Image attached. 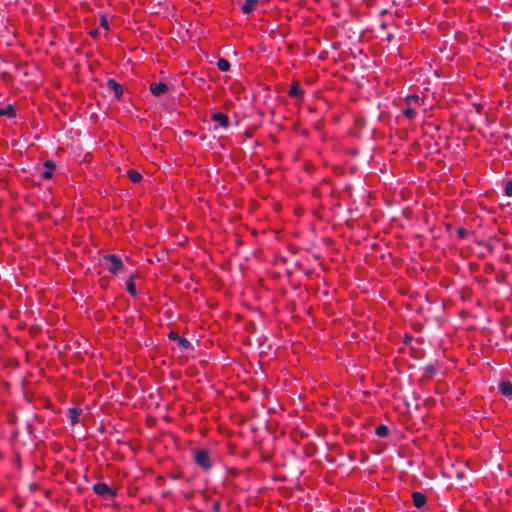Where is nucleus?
I'll return each instance as SVG.
<instances>
[{"label": "nucleus", "mask_w": 512, "mask_h": 512, "mask_svg": "<svg viewBox=\"0 0 512 512\" xmlns=\"http://www.w3.org/2000/svg\"><path fill=\"white\" fill-rule=\"evenodd\" d=\"M194 464L204 473L213 468V459L210 449L206 447L195 448L191 451Z\"/></svg>", "instance_id": "1"}, {"label": "nucleus", "mask_w": 512, "mask_h": 512, "mask_svg": "<svg viewBox=\"0 0 512 512\" xmlns=\"http://www.w3.org/2000/svg\"><path fill=\"white\" fill-rule=\"evenodd\" d=\"M404 103L403 115L408 120H413L417 115V108L424 103V97L421 98L418 94H410L405 97Z\"/></svg>", "instance_id": "2"}, {"label": "nucleus", "mask_w": 512, "mask_h": 512, "mask_svg": "<svg viewBox=\"0 0 512 512\" xmlns=\"http://www.w3.org/2000/svg\"><path fill=\"white\" fill-rule=\"evenodd\" d=\"M93 492L104 500H113L117 496V490L111 488L107 483L97 482L92 486Z\"/></svg>", "instance_id": "3"}, {"label": "nucleus", "mask_w": 512, "mask_h": 512, "mask_svg": "<svg viewBox=\"0 0 512 512\" xmlns=\"http://www.w3.org/2000/svg\"><path fill=\"white\" fill-rule=\"evenodd\" d=\"M102 259L109 263L107 269L114 276L118 275V273L124 269L122 259L116 254H104Z\"/></svg>", "instance_id": "4"}, {"label": "nucleus", "mask_w": 512, "mask_h": 512, "mask_svg": "<svg viewBox=\"0 0 512 512\" xmlns=\"http://www.w3.org/2000/svg\"><path fill=\"white\" fill-rule=\"evenodd\" d=\"M305 91L300 85V82L297 79H293L290 82L289 90L287 92V96L291 99L296 100L298 103L304 102Z\"/></svg>", "instance_id": "5"}, {"label": "nucleus", "mask_w": 512, "mask_h": 512, "mask_svg": "<svg viewBox=\"0 0 512 512\" xmlns=\"http://www.w3.org/2000/svg\"><path fill=\"white\" fill-rule=\"evenodd\" d=\"M106 86L110 92L114 93V97L116 100H118V101L122 100V97L124 94V89H123V86L119 82H117L113 78H110L107 80Z\"/></svg>", "instance_id": "6"}, {"label": "nucleus", "mask_w": 512, "mask_h": 512, "mask_svg": "<svg viewBox=\"0 0 512 512\" xmlns=\"http://www.w3.org/2000/svg\"><path fill=\"white\" fill-rule=\"evenodd\" d=\"M56 169V164L53 160H46L43 163V171H42V178L44 180H49L53 177L54 171Z\"/></svg>", "instance_id": "7"}, {"label": "nucleus", "mask_w": 512, "mask_h": 512, "mask_svg": "<svg viewBox=\"0 0 512 512\" xmlns=\"http://www.w3.org/2000/svg\"><path fill=\"white\" fill-rule=\"evenodd\" d=\"M412 503L417 509L423 508L427 503V497L420 491H414L411 495Z\"/></svg>", "instance_id": "8"}, {"label": "nucleus", "mask_w": 512, "mask_h": 512, "mask_svg": "<svg viewBox=\"0 0 512 512\" xmlns=\"http://www.w3.org/2000/svg\"><path fill=\"white\" fill-rule=\"evenodd\" d=\"M149 90L154 96L158 97L166 93L169 90V88L167 84L164 82H153L150 84Z\"/></svg>", "instance_id": "9"}, {"label": "nucleus", "mask_w": 512, "mask_h": 512, "mask_svg": "<svg viewBox=\"0 0 512 512\" xmlns=\"http://www.w3.org/2000/svg\"><path fill=\"white\" fill-rule=\"evenodd\" d=\"M212 122H217L221 127L227 129L230 126V120L227 114L216 112L211 116Z\"/></svg>", "instance_id": "10"}, {"label": "nucleus", "mask_w": 512, "mask_h": 512, "mask_svg": "<svg viewBox=\"0 0 512 512\" xmlns=\"http://www.w3.org/2000/svg\"><path fill=\"white\" fill-rule=\"evenodd\" d=\"M498 388H499V392L501 395H503L505 397H509V398L512 397V382L511 381L502 380L499 383Z\"/></svg>", "instance_id": "11"}, {"label": "nucleus", "mask_w": 512, "mask_h": 512, "mask_svg": "<svg viewBox=\"0 0 512 512\" xmlns=\"http://www.w3.org/2000/svg\"><path fill=\"white\" fill-rule=\"evenodd\" d=\"M138 276L137 275H134V274H131L128 279L126 280V291L128 292V294L131 296V297H136L137 296V290H136V285H135V282H134V279L137 278Z\"/></svg>", "instance_id": "12"}, {"label": "nucleus", "mask_w": 512, "mask_h": 512, "mask_svg": "<svg viewBox=\"0 0 512 512\" xmlns=\"http://www.w3.org/2000/svg\"><path fill=\"white\" fill-rule=\"evenodd\" d=\"M82 414V409L79 407H73L68 409V417L72 426L79 423V417Z\"/></svg>", "instance_id": "13"}, {"label": "nucleus", "mask_w": 512, "mask_h": 512, "mask_svg": "<svg viewBox=\"0 0 512 512\" xmlns=\"http://www.w3.org/2000/svg\"><path fill=\"white\" fill-rule=\"evenodd\" d=\"M259 5V0H245L244 4L241 6V11L243 14H250L257 6Z\"/></svg>", "instance_id": "14"}, {"label": "nucleus", "mask_w": 512, "mask_h": 512, "mask_svg": "<svg viewBox=\"0 0 512 512\" xmlns=\"http://www.w3.org/2000/svg\"><path fill=\"white\" fill-rule=\"evenodd\" d=\"M127 177L132 183H135V184L140 183L143 179L142 174L135 169H129L127 171Z\"/></svg>", "instance_id": "15"}, {"label": "nucleus", "mask_w": 512, "mask_h": 512, "mask_svg": "<svg viewBox=\"0 0 512 512\" xmlns=\"http://www.w3.org/2000/svg\"><path fill=\"white\" fill-rule=\"evenodd\" d=\"M17 115L16 110L13 105L8 104L5 108L0 109V117L7 116L9 118H15Z\"/></svg>", "instance_id": "16"}, {"label": "nucleus", "mask_w": 512, "mask_h": 512, "mask_svg": "<svg viewBox=\"0 0 512 512\" xmlns=\"http://www.w3.org/2000/svg\"><path fill=\"white\" fill-rule=\"evenodd\" d=\"M438 372V368L435 364H428L425 367L424 378L432 379L434 375Z\"/></svg>", "instance_id": "17"}, {"label": "nucleus", "mask_w": 512, "mask_h": 512, "mask_svg": "<svg viewBox=\"0 0 512 512\" xmlns=\"http://www.w3.org/2000/svg\"><path fill=\"white\" fill-rule=\"evenodd\" d=\"M216 65H217V68H218L220 71H222V72H227V71H229L230 66H231V65H230V62H229L227 59H225V58H219V59L217 60Z\"/></svg>", "instance_id": "18"}, {"label": "nucleus", "mask_w": 512, "mask_h": 512, "mask_svg": "<svg viewBox=\"0 0 512 512\" xmlns=\"http://www.w3.org/2000/svg\"><path fill=\"white\" fill-rule=\"evenodd\" d=\"M375 434L379 437L385 438L389 435V428L384 424H380L375 428Z\"/></svg>", "instance_id": "19"}, {"label": "nucleus", "mask_w": 512, "mask_h": 512, "mask_svg": "<svg viewBox=\"0 0 512 512\" xmlns=\"http://www.w3.org/2000/svg\"><path fill=\"white\" fill-rule=\"evenodd\" d=\"M460 297L463 301L471 300L472 290L469 287H463L460 291Z\"/></svg>", "instance_id": "20"}, {"label": "nucleus", "mask_w": 512, "mask_h": 512, "mask_svg": "<svg viewBox=\"0 0 512 512\" xmlns=\"http://www.w3.org/2000/svg\"><path fill=\"white\" fill-rule=\"evenodd\" d=\"M177 344L179 346V348L181 349H189L191 348V343L188 339H186L185 337H179L178 340H177Z\"/></svg>", "instance_id": "21"}, {"label": "nucleus", "mask_w": 512, "mask_h": 512, "mask_svg": "<svg viewBox=\"0 0 512 512\" xmlns=\"http://www.w3.org/2000/svg\"><path fill=\"white\" fill-rule=\"evenodd\" d=\"M0 79H1L4 83L8 84V83L12 82V80H13V76H12V74H11L10 72H8V71H3V72H1V73H0Z\"/></svg>", "instance_id": "22"}, {"label": "nucleus", "mask_w": 512, "mask_h": 512, "mask_svg": "<svg viewBox=\"0 0 512 512\" xmlns=\"http://www.w3.org/2000/svg\"><path fill=\"white\" fill-rule=\"evenodd\" d=\"M100 26L104 29V30H109L110 29V26H109V21H108V18L105 14H102L100 15Z\"/></svg>", "instance_id": "23"}, {"label": "nucleus", "mask_w": 512, "mask_h": 512, "mask_svg": "<svg viewBox=\"0 0 512 512\" xmlns=\"http://www.w3.org/2000/svg\"><path fill=\"white\" fill-rule=\"evenodd\" d=\"M100 288L103 290H106L109 287L110 284V278L107 276H103L98 281Z\"/></svg>", "instance_id": "24"}, {"label": "nucleus", "mask_w": 512, "mask_h": 512, "mask_svg": "<svg viewBox=\"0 0 512 512\" xmlns=\"http://www.w3.org/2000/svg\"><path fill=\"white\" fill-rule=\"evenodd\" d=\"M504 193L508 197H512V178L508 179L504 186Z\"/></svg>", "instance_id": "25"}, {"label": "nucleus", "mask_w": 512, "mask_h": 512, "mask_svg": "<svg viewBox=\"0 0 512 512\" xmlns=\"http://www.w3.org/2000/svg\"><path fill=\"white\" fill-rule=\"evenodd\" d=\"M468 230L464 227H459L456 229V235L459 239H465L468 235Z\"/></svg>", "instance_id": "26"}, {"label": "nucleus", "mask_w": 512, "mask_h": 512, "mask_svg": "<svg viewBox=\"0 0 512 512\" xmlns=\"http://www.w3.org/2000/svg\"><path fill=\"white\" fill-rule=\"evenodd\" d=\"M474 280L482 286H486L489 282V280L483 275H476Z\"/></svg>", "instance_id": "27"}, {"label": "nucleus", "mask_w": 512, "mask_h": 512, "mask_svg": "<svg viewBox=\"0 0 512 512\" xmlns=\"http://www.w3.org/2000/svg\"><path fill=\"white\" fill-rule=\"evenodd\" d=\"M260 457L263 462H269L272 459V453L262 450L260 453Z\"/></svg>", "instance_id": "28"}, {"label": "nucleus", "mask_w": 512, "mask_h": 512, "mask_svg": "<svg viewBox=\"0 0 512 512\" xmlns=\"http://www.w3.org/2000/svg\"><path fill=\"white\" fill-rule=\"evenodd\" d=\"M483 272H484L485 274H492V273H494V272H495V267H494V265H493V264H491V263H485V264H484V267H483Z\"/></svg>", "instance_id": "29"}, {"label": "nucleus", "mask_w": 512, "mask_h": 512, "mask_svg": "<svg viewBox=\"0 0 512 512\" xmlns=\"http://www.w3.org/2000/svg\"><path fill=\"white\" fill-rule=\"evenodd\" d=\"M506 273L502 270L498 271L495 275V281L498 283H502L505 281Z\"/></svg>", "instance_id": "30"}, {"label": "nucleus", "mask_w": 512, "mask_h": 512, "mask_svg": "<svg viewBox=\"0 0 512 512\" xmlns=\"http://www.w3.org/2000/svg\"><path fill=\"white\" fill-rule=\"evenodd\" d=\"M211 512H221V501L214 500L211 506Z\"/></svg>", "instance_id": "31"}, {"label": "nucleus", "mask_w": 512, "mask_h": 512, "mask_svg": "<svg viewBox=\"0 0 512 512\" xmlns=\"http://www.w3.org/2000/svg\"><path fill=\"white\" fill-rule=\"evenodd\" d=\"M167 337H168L169 340L177 341L180 336H179L178 332H176L174 330H171L168 333Z\"/></svg>", "instance_id": "32"}, {"label": "nucleus", "mask_w": 512, "mask_h": 512, "mask_svg": "<svg viewBox=\"0 0 512 512\" xmlns=\"http://www.w3.org/2000/svg\"><path fill=\"white\" fill-rule=\"evenodd\" d=\"M311 194L315 198H320L321 195H322L321 190H320V188L318 186H315V187L312 188Z\"/></svg>", "instance_id": "33"}, {"label": "nucleus", "mask_w": 512, "mask_h": 512, "mask_svg": "<svg viewBox=\"0 0 512 512\" xmlns=\"http://www.w3.org/2000/svg\"><path fill=\"white\" fill-rule=\"evenodd\" d=\"M413 340V336L411 334H407L405 333L404 337H403V342L405 345H410L411 342Z\"/></svg>", "instance_id": "34"}, {"label": "nucleus", "mask_w": 512, "mask_h": 512, "mask_svg": "<svg viewBox=\"0 0 512 512\" xmlns=\"http://www.w3.org/2000/svg\"><path fill=\"white\" fill-rule=\"evenodd\" d=\"M89 35L93 38V39H96L99 35V31L97 28L95 29H92L89 31Z\"/></svg>", "instance_id": "35"}, {"label": "nucleus", "mask_w": 512, "mask_h": 512, "mask_svg": "<svg viewBox=\"0 0 512 512\" xmlns=\"http://www.w3.org/2000/svg\"><path fill=\"white\" fill-rule=\"evenodd\" d=\"M300 134L304 137H309L310 133H309V130L308 129H302L300 131Z\"/></svg>", "instance_id": "36"}, {"label": "nucleus", "mask_w": 512, "mask_h": 512, "mask_svg": "<svg viewBox=\"0 0 512 512\" xmlns=\"http://www.w3.org/2000/svg\"><path fill=\"white\" fill-rule=\"evenodd\" d=\"M469 266H470V270L472 272H474V271H476V268L478 267V264L477 263H470Z\"/></svg>", "instance_id": "37"}, {"label": "nucleus", "mask_w": 512, "mask_h": 512, "mask_svg": "<svg viewBox=\"0 0 512 512\" xmlns=\"http://www.w3.org/2000/svg\"><path fill=\"white\" fill-rule=\"evenodd\" d=\"M393 37H394V36H393V34L389 33V34L387 35V41H388V42H391V41H392V39H393Z\"/></svg>", "instance_id": "38"}, {"label": "nucleus", "mask_w": 512, "mask_h": 512, "mask_svg": "<svg viewBox=\"0 0 512 512\" xmlns=\"http://www.w3.org/2000/svg\"><path fill=\"white\" fill-rule=\"evenodd\" d=\"M412 328L415 330V331H419L421 326L419 324L417 325H413Z\"/></svg>", "instance_id": "39"}, {"label": "nucleus", "mask_w": 512, "mask_h": 512, "mask_svg": "<svg viewBox=\"0 0 512 512\" xmlns=\"http://www.w3.org/2000/svg\"><path fill=\"white\" fill-rule=\"evenodd\" d=\"M277 260H281L284 263L286 262V258H284V257H277Z\"/></svg>", "instance_id": "40"}, {"label": "nucleus", "mask_w": 512, "mask_h": 512, "mask_svg": "<svg viewBox=\"0 0 512 512\" xmlns=\"http://www.w3.org/2000/svg\"><path fill=\"white\" fill-rule=\"evenodd\" d=\"M16 457H17L16 462H20V461H21V457H20V455H19V454H17V456H16Z\"/></svg>", "instance_id": "41"}, {"label": "nucleus", "mask_w": 512, "mask_h": 512, "mask_svg": "<svg viewBox=\"0 0 512 512\" xmlns=\"http://www.w3.org/2000/svg\"><path fill=\"white\" fill-rule=\"evenodd\" d=\"M4 459L3 453L0 451V460Z\"/></svg>", "instance_id": "42"}, {"label": "nucleus", "mask_w": 512, "mask_h": 512, "mask_svg": "<svg viewBox=\"0 0 512 512\" xmlns=\"http://www.w3.org/2000/svg\"><path fill=\"white\" fill-rule=\"evenodd\" d=\"M381 27H382V28H386V23H384V22H383V23L381 24Z\"/></svg>", "instance_id": "43"}, {"label": "nucleus", "mask_w": 512, "mask_h": 512, "mask_svg": "<svg viewBox=\"0 0 512 512\" xmlns=\"http://www.w3.org/2000/svg\"><path fill=\"white\" fill-rule=\"evenodd\" d=\"M323 182H327V183H328V182H329V179H327V178H323Z\"/></svg>", "instance_id": "44"}]
</instances>
